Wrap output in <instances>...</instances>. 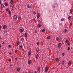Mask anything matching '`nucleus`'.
I'll return each mask as SVG.
<instances>
[{
  "instance_id": "1",
  "label": "nucleus",
  "mask_w": 73,
  "mask_h": 73,
  "mask_svg": "<svg viewBox=\"0 0 73 73\" xmlns=\"http://www.w3.org/2000/svg\"><path fill=\"white\" fill-rule=\"evenodd\" d=\"M48 69H49V68H48V66H46L45 68V70L46 73H47V72H48Z\"/></svg>"
},
{
  "instance_id": "2",
  "label": "nucleus",
  "mask_w": 73,
  "mask_h": 73,
  "mask_svg": "<svg viewBox=\"0 0 73 73\" xmlns=\"http://www.w3.org/2000/svg\"><path fill=\"white\" fill-rule=\"evenodd\" d=\"M7 28V26L6 25H4L3 27V29H6Z\"/></svg>"
},
{
  "instance_id": "3",
  "label": "nucleus",
  "mask_w": 73,
  "mask_h": 73,
  "mask_svg": "<svg viewBox=\"0 0 73 73\" xmlns=\"http://www.w3.org/2000/svg\"><path fill=\"white\" fill-rule=\"evenodd\" d=\"M31 52H32L31 50H30L28 52V55L29 56H30L32 54V53H31Z\"/></svg>"
},
{
  "instance_id": "4",
  "label": "nucleus",
  "mask_w": 73,
  "mask_h": 73,
  "mask_svg": "<svg viewBox=\"0 0 73 73\" xmlns=\"http://www.w3.org/2000/svg\"><path fill=\"white\" fill-rule=\"evenodd\" d=\"M57 4L55 3L53 6L52 7L54 8H56V7H57Z\"/></svg>"
},
{
  "instance_id": "5",
  "label": "nucleus",
  "mask_w": 73,
  "mask_h": 73,
  "mask_svg": "<svg viewBox=\"0 0 73 73\" xmlns=\"http://www.w3.org/2000/svg\"><path fill=\"white\" fill-rule=\"evenodd\" d=\"M27 7L28 8H29V9L30 8L31 9H32V6H29V5L27 6Z\"/></svg>"
},
{
  "instance_id": "6",
  "label": "nucleus",
  "mask_w": 73,
  "mask_h": 73,
  "mask_svg": "<svg viewBox=\"0 0 73 73\" xmlns=\"http://www.w3.org/2000/svg\"><path fill=\"white\" fill-rule=\"evenodd\" d=\"M24 30L23 29H21L20 30V33H23L24 32Z\"/></svg>"
},
{
  "instance_id": "7",
  "label": "nucleus",
  "mask_w": 73,
  "mask_h": 73,
  "mask_svg": "<svg viewBox=\"0 0 73 73\" xmlns=\"http://www.w3.org/2000/svg\"><path fill=\"white\" fill-rule=\"evenodd\" d=\"M38 56H39V55L37 54L36 55V60H37L38 58Z\"/></svg>"
},
{
  "instance_id": "8",
  "label": "nucleus",
  "mask_w": 73,
  "mask_h": 73,
  "mask_svg": "<svg viewBox=\"0 0 73 73\" xmlns=\"http://www.w3.org/2000/svg\"><path fill=\"white\" fill-rule=\"evenodd\" d=\"M1 8H4V4H1Z\"/></svg>"
},
{
  "instance_id": "9",
  "label": "nucleus",
  "mask_w": 73,
  "mask_h": 73,
  "mask_svg": "<svg viewBox=\"0 0 73 73\" xmlns=\"http://www.w3.org/2000/svg\"><path fill=\"white\" fill-rule=\"evenodd\" d=\"M17 15H14V19H17Z\"/></svg>"
},
{
  "instance_id": "10",
  "label": "nucleus",
  "mask_w": 73,
  "mask_h": 73,
  "mask_svg": "<svg viewBox=\"0 0 73 73\" xmlns=\"http://www.w3.org/2000/svg\"><path fill=\"white\" fill-rule=\"evenodd\" d=\"M61 45H62L61 43H59L58 45V48H60V46H61Z\"/></svg>"
},
{
  "instance_id": "11",
  "label": "nucleus",
  "mask_w": 73,
  "mask_h": 73,
  "mask_svg": "<svg viewBox=\"0 0 73 73\" xmlns=\"http://www.w3.org/2000/svg\"><path fill=\"white\" fill-rule=\"evenodd\" d=\"M36 17L37 19H39V17H40V15H39V14H38V13L36 15Z\"/></svg>"
},
{
  "instance_id": "12",
  "label": "nucleus",
  "mask_w": 73,
  "mask_h": 73,
  "mask_svg": "<svg viewBox=\"0 0 73 73\" xmlns=\"http://www.w3.org/2000/svg\"><path fill=\"white\" fill-rule=\"evenodd\" d=\"M37 27L38 28H40V27H41V25L40 24H38L37 25Z\"/></svg>"
},
{
  "instance_id": "13",
  "label": "nucleus",
  "mask_w": 73,
  "mask_h": 73,
  "mask_svg": "<svg viewBox=\"0 0 73 73\" xmlns=\"http://www.w3.org/2000/svg\"><path fill=\"white\" fill-rule=\"evenodd\" d=\"M11 7V8H14V5L13 4H12V5H10Z\"/></svg>"
},
{
  "instance_id": "14",
  "label": "nucleus",
  "mask_w": 73,
  "mask_h": 73,
  "mask_svg": "<svg viewBox=\"0 0 73 73\" xmlns=\"http://www.w3.org/2000/svg\"><path fill=\"white\" fill-rule=\"evenodd\" d=\"M40 66H39L37 69V71H40Z\"/></svg>"
},
{
  "instance_id": "15",
  "label": "nucleus",
  "mask_w": 73,
  "mask_h": 73,
  "mask_svg": "<svg viewBox=\"0 0 73 73\" xmlns=\"http://www.w3.org/2000/svg\"><path fill=\"white\" fill-rule=\"evenodd\" d=\"M28 64L29 65L30 64H31V60H29L28 62Z\"/></svg>"
},
{
  "instance_id": "16",
  "label": "nucleus",
  "mask_w": 73,
  "mask_h": 73,
  "mask_svg": "<svg viewBox=\"0 0 73 73\" xmlns=\"http://www.w3.org/2000/svg\"><path fill=\"white\" fill-rule=\"evenodd\" d=\"M25 37H28V34L27 33H26L25 34Z\"/></svg>"
},
{
  "instance_id": "17",
  "label": "nucleus",
  "mask_w": 73,
  "mask_h": 73,
  "mask_svg": "<svg viewBox=\"0 0 73 73\" xmlns=\"http://www.w3.org/2000/svg\"><path fill=\"white\" fill-rule=\"evenodd\" d=\"M71 62L70 61H69L68 63V65L69 66V65H71Z\"/></svg>"
},
{
  "instance_id": "18",
  "label": "nucleus",
  "mask_w": 73,
  "mask_h": 73,
  "mask_svg": "<svg viewBox=\"0 0 73 73\" xmlns=\"http://www.w3.org/2000/svg\"><path fill=\"white\" fill-rule=\"evenodd\" d=\"M56 41H59V40H60V38H58V37H57L56 38Z\"/></svg>"
},
{
  "instance_id": "19",
  "label": "nucleus",
  "mask_w": 73,
  "mask_h": 73,
  "mask_svg": "<svg viewBox=\"0 0 73 73\" xmlns=\"http://www.w3.org/2000/svg\"><path fill=\"white\" fill-rule=\"evenodd\" d=\"M56 61L57 62H58L59 61V59H58V58H56Z\"/></svg>"
},
{
  "instance_id": "20",
  "label": "nucleus",
  "mask_w": 73,
  "mask_h": 73,
  "mask_svg": "<svg viewBox=\"0 0 73 73\" xmlns=\"http://www.w3.org/2000/svg\"><path fill=\"white\" fill-rule=\"evenodd\" d=\"M6 12H8L9 11V8H7L6 9Z\"/></svg>"
},
{
  "instance_id": "21",
  "label": "nucleus",
  "mask_w": 73,
  "mask_h": 73,
  "mask_svg": "<svg viewBox=\"0 0 73 73\" xmlns=\"http://www.w3.org/2000/svg\"><path fill=\"white\" fill-rule=\"evenodd\" d=\"M13 2V0H11L10 1V4H12V3Z\"/></svg>"
},
{
  "instance_id": "22",
  "label": "nucleus",
  "mask_w": 73,
  "mask_h": 73,
  "mask_svg": "<svg viewBox=\"0 0 73 73\" xmlns=\"http://www.w3.org/2000/svg\"><path fill=\"white\" fill-rule=\"evenodd\" d=\"M8 13L9 14H11V11L9 10V11H8Z\"/></svg>"
},
{
  "instance_id": "23",
  "label": "nucleus",
  "mask_w": 73,
  "mask_h": 73,
  "mask_svg": "<svg viewBox=\"0 0 73 73\" xmlns=\"http://www.w3.org/2000/svg\"><path fill=\"white\" fill-rule=\"evenodd\" d=\"M4 32L5 33H7L8 32V31H7V30H4Z\"/></svg>"
},
{
  "instance_id": "24",
  "label": "nucleus",
  "mask_w": 73,
  "mask_h": 73,
  "mask_svg": "<svg viewBox=\"0 0 73 73\" xmlns=\"http://www.w3.org/2000/svg\"><path fill=\"white\" fill-rule=\"evenodd\" d=\"M71 16H69L68 17V19L69 20H70V19H71Z\"/></svg>"
},
{
  "instance_id": "25",
  "label": "nucleus",
  "mask_w": 73,
  "mask_h": 73,
  "mask_svg": "<svg viewBox=\"0 0 73 73\" xmlns=\"http://www.w3.org/2000/svg\"><path fill=\"white\" fill-rule=\"evenodd\" d=\"M62 65H64V64H65V61H62Z\"/></svg>"
},
{
  "instance_id": "26",
  "label": "nucleus",
  "mask_w": 73,
  "mask_h": 73,
  "mask_svg": "<svg viewBox=\"0 0 73 73\" xmlns=\"http://www.w3.org/2000/svg\"><path fill=\"white\" fill-rule=\"evenodd\" d=\"M45 30L44 29H42L41 31V32H45Z\"/></svg>"
},
{
  "instance_id": "27",
  "label": "nucleus",
  "mask_w": 73,
  "mask_h": 73,
  "mask_svg": "<svg viewBox=\"0 0 73 73\" xmlns=\"http://www.w3.org/2000/svg\"><path fill=\"white\" fill-rule=\"evenodd\" d=\"M5 6H8V3H5Z\"/></svg>"
},
{
  "instance_id": "28",
  "label": "nucleus",
  "mask_w": 73,
  "mask_h": 73,
  "mask_svg": "<svg viewBox=\"0 0 73 73\" xmlns=\"http://www.w3.org/2000/svg\"><path fill=\"white\" fill-rule=\"evenodd\" d=\"M17 72H19V71H20V69L19 68H17Z\"/></svg>"
},
{
  "instance_id": "29",
  "label": "nucleus",
  "mask_w": 73,
  "mask_h": 73,
  "mask_svg": "<svg viewBox=\"0 0 73 73\" xmlns=\"http://www.w3.org/2000/svg\"><path fill=\"white\" fill-rule=\"evenodd\" d=\"M64 20H65V19H64V18L62 19L61 20V21H64Z\"/></svg>"
},
{
  "instance_id": "30",
  "label": "nucleus",
  "mask_w": 73,
  "mask_h": 73,
  "mask_svg": "<svg viewBox=\"0 0 73 73\" xmlns=\"http://www.w3.org/2000/svg\"><path fill=\"white\" fill-rule=\"evenodd\" d=\"M18 19H19V20H21V17H20L19 16L18 17Z\"/></svg>"
},
{
  "instance_id": "31",
  "label": "nucleus",
  "mask_w": 73,
  "mask_h": 73,
  "mask_svg": "<svg viewBox=\"0 0 73 73\" xmlns=\"http://www.w3.org/2000/svg\"><path fill=\"white\" fill-rule=\"evenodd\" d=\"M47 39H50V37L49 36H48L47 37Z\"/></svg>"
},
{
  "instance_id": "32",
  "label": "nucleus",
  "mask_w": 73,
  "mask_h": 73,
  "mask_svg": "<svg viewBox=\"0 0 73 73\" xmlns=\"http://www.w3.org/2000/svg\"><path fill=\"white\" fill-rule=\"evenodd\" d=\"M17 46L18 45H19V41H17Z\"/></svg>"
},
{
  "instance_id": "33",
  "label": "nucleus",
  "mask_w": 73,
  "mask_h": 73,
  "mask_svg": "<svg viewBox=\"0 0 73 73\" xmlns=\"http://www.w3.org/2000/svg\"><path fill=\"white\" fill-rule=\"evenodd\" d=\"M20 48H23V45L20 46H19Z\"/></svg>"
},
{
  "instance_id": "34",
  "label": "nucleus",
  "mask_w": 73,
  "mask_h": 73,
  "mask_svg": "<svg viewBox=\"0 0 73 73\" xmlns=\"http://www.w3.org/2000/svg\"><path fill=\"white\" fill-rule=\"evenodd\" d=\"M67 49L68 50H70V47H68Z\"/></svg>"
},
{
  "instance_id": "35",
  "label": "nucleus",
  "mask_w": 73,
  "mask_h": 73,
  "mask_svg": "<svg viewBox=\"0 0 73 73\" xmlns=\"http://www.w3.org/2000/svg\"><path fill=\"white\" fill-rule=\"evenodd\" d=\"M72 11H73V10H72V9H71V10H70V13H72Z\"/></svg>"
},
{
  "instance_id": "36",
  "label": "nucleus",
  "mask_w": 73,
  "mask_h": 73,
  "mask_svg": "<svg viewBox=\"0 0 73 73\" xmlns=\"http://www.w3.org/2000/svg\"><path fill=\"white\" fill-rule=\"evenodd\" d=\"M9 62H11V59H9Z\"/></svg>"
},
{
  "instance_id": "37",
  "label": "nucleus",
  "mask_w": 73,
  "mask_h": 73,
  "mask_svg": "<svg viewBox=\"0 0 73 73\" xmlns=\"http://www.w3.org/2000/svg\"><path fill=\"white\" fill-rule=\"evenodd\" d=\"M2 28V27L1 25H0V29H1V28Z\"/></svg>"
},
{
  "instance_id": "38",
  "label": "nucleus",
  "mask_w": 73,
  "mask_h": 73,
  "mask_svg": "<svg viewBox=\"0 0 73 73\" xmlns=\"http://www.w3.org/2000/svg\"><path fill=\"white\" fill-rule=\"evenodd\" d=\"M67 31V30H66V29H65L64 30V32H66Z\"/></svg>"
},
{
  "instance_id": "39",
  "label": "nucleus",
  "mask_w": 73,
  "mask_h": 73,
  "mask_svg": "<svg viewBox=\"0 0 73 73\" xmlns=\"http://www.w3.org/2000/svg\"><path fill=\"white\" fill-rule=\"evenodd\" d=\"M70 45V42H69L68 43V46H69Z\"/></svg>"
},
{
  "instance_id": "40",
  "label": "nucleus",
  "mask_w": 73,
  "mask_h": 73,
  "mask_svg": "<svg viewBox=\"0 0 73 73\" xmlns=\"http://www.w3.org/2000/svg\"><path fill=\"white\" fill-rule=\"evenodd\" d=\"M39 44H40L39 42H37V45H39Z\"/></svg>"
},
{
  "instance_id": "41",
  "label": "nucleus",
  "mask_w": 73,
  "mask_h": 73,
  "mask_svg": "<svg viewBox=\"0 0 73 73\" xmlns=\"http://www.w3.org/2000/svg\"><path fill=\"white\" fill-rule=\"evenodd\" d=\"M39 50V49H38L37 51H36L37 53H38Z\"/></svg>"
},
{
  "instance_id": "42",
  "label": "nucleus",
  "mask_w": 73,
  "mask_h": 73,
  "mask_svg": "<svg viewBox=\"0 0 73 73\" xmlns=\"http://www.w3.org/2000/svg\"><path fill=\"white\" fill-rule=\"evenodd\" d=\"M62 56H64L65 55V53H62Z\"/></svg>"
},
{
  "instance_id": "43",
  "label": "nucleus",
  "mask_w": 73,
  "mask_h": 73,
  "mask_svg": "<svg viewBox=\"0 0 73 73\" xmlns=\"http://www.w3.org/2000/svg\"><path fill=\"white\" fill-rule=\"evenodd\" d=\"M15 60H16V61H17V58H15Z\"/></svg>"
},
{
  "instance_id": "44",
  "label": "nucleus",
  "mask_w": 73,
  "mask_h": 73,
  "mask_svg": "<svg viewBox=\"0 0 73 73\" xmlns=\"http://www.w3.org/2000/svg\"><path fill=\"white\" fill-rule=\"evenodd\" d=\"M68 40H67L65 42V43H67V42H68Z\"/></svg>"
},
{
  "instance_id": "45",
  "label": "nucleus",
  "mask_w": 73,
  "mask_h": 73,
  "mask_svg": "<svg viewBox=\"0 0 73 73\" xmlns=\"http://www.w3.org/2000/svg\"><path fill=\"white\" fill-rule=\"evenodd\" d=\"M1 0H0V5H1Z\"/></svg>"
},
{
  "instance_id": "46",
  "label": "nucleus",
  "mask_w": 73,
  "mask_h": 73,
  "mask_svg": "<svg viewBox=\"0 0 73 73\" xmlns=\"http://www.w3.org/2000/svg\"><path fill=\"white\" fill-rule=\"evenodd\" d=\"M8 47H9V48H11V45H9Z\"/></svg>"
},
{
  "instance_id": "47",
  "label": "nucleus",
  "mask_w": 73,
  "mask_h": 73,
  "mask_svg": "<svg viewBox=\"0 0 73 73\" xmlns=\"http://www.w3.org/2000/svg\"><path fill=\"white\" fill-rule=\"evenodd\" d=\"M22 38V40H24V38Z\"/></svg>"
},
{
  "instance_id": "48",
  "label": "nucleus",
  "mask_w": 73,
  "mask_h": 73,
  "mask_svg": "<svg viewBox=\"0 0 73 73\" xmlns=\"http://www.w3.org/2000/svg\"><path fill=\"white\" fill-rule=\"evenodd\" d=\"M31 73V72L30 71H28V73Z\"/></svg>"
},
{
  "instance_id": "49",
  "label": "nucleus",
  "mask_w": 73,
  "mask_h": 73,
  "mask_svg": "<svg viewBox=\"0 0 73 73\" xmlns=\"http://www.w3.org/2000/svg\"><path fill=\"white\" fill-rule=\"evenodd\" d=\"M17 50H16L15 51V53H16V52H17Z\"/></svg>"
},
{
  "instance_id": "50",
  "label": "nucleus",
  "mask_w": 73,
  "mask_h": 73,
  "mask_svg": "<svg viewBox=\"0 0 73 73\" xmlns=\"http://www.w3.org/2000/svg\"><path fill=\"white\" fill-rule=\"evenodd\" d=\"M36 12H35L34 13V15H36Z\"/></svg>"
},
{
  "instance_id": "51",
  "label": "nucleus",
  "mask_w": 73,
  "mask_h": 73,
  "mask_svg": "<svg viewBox=\"0 0 73 73\" xmlns=\"http://www.w3.org/2000/svg\"><path fill=\"white\" fill-rule=\"evenodd\" d=\"M5 43L4 42H3V43H2V44H4Z\"/></svg>"
},
{
  "instance_id": "52",
  "label": "nucleus",
  "mask_w": 73,
  "mask_h": 73,
  "mask_svg": "<svg viewBox=\"0 0 73 73\" xmlns=\"http://www.w3.org/2000/svg\"><path fill=\"white\" fill-rule=\"evenodd\" d=\"M35 73H37V72L36 71H35Z\"/></svg>"
},
{
  "instance_id": "53",
  "label": "nucleus",
  "mask_w": 73,
  "mask_h": 73,
  "mask_svg": "<svg viewBox=\"0 0 73 73\" xmlns=\"http://www.w3.org/2000/svg\"><path fill=\"white\" fill-rule=\"evenodd\" d=\"M70 25H72V23H70Z\"/></svg>"
},
{
  "instance_id": "54",
  "label": "nucleus",
  "mask_w": 73,
  "mask_h": 73,
  "mask_svg": "<svg viewBox=\"0 0 73 73\" xmlns=\"http://www.w3.org/2000/svg\"><path fill=\"white\" fill-rule=\"evenodd\" d=\"M9 54H11V52L9 53Z\"/></svg>"
},
{
  "instance_id": "55",
  "label": "nucleus",
  "mask_w": 73,
  "mask_h": 73,
  "mask_svg": "<svg viewBox=\"0 0 73 73\" xmlns=\"http://www.w3.org/2000/svg\"><path fill=\"white\" fill-rule=\"evenodd\" d=\"M20 37H21V38L22 37V36H21H21H20Z\"/></svg>"
},
{
  "instance_id": "56",
  "label": "nucleus",
  "mask_w": 73,
  "mask_h": 73,
  "mask_svg": "<svg viewBox=\"0 0 73 73\" xmlns=\"http://www.w3.org/2000/svg\"><path fill=\"white\" fill-rule=\"evenodd\" d=\"M12 66V65L10 64V66Z\"/></svg>"
},
{
  "instance_id": "57",
  "label": "nucleus",
  "mask_w": 73,
  "mask_h": 73,
  "mask_svg": "<svg viewBox=\"0 0 73 73\" xmlns=\"http://www.w3.org/2000/svg\"><path fill=\"white\" fill-rule=\"evenodd\" d=\"M1 47V45L0 44V48Z\"/></svg>"
},
{
  "instance_id": "58",
  "label": "nucleus",
  "mask_w": 73,
  "mask_h": 73,
  "mask_svg": "<svg viewBox=\"0 0 73 73\" xmlns=\"http://www.w3.org/2000/svg\"><path fill=\"white\" fill-rule=\"evenodd\" d=\"M0 39H1V36H0Z\"/></svg>"
},
{
  "instance_id": "59",
  "label": "nucleus",
  "mask_w": 73,
  "mask_h": 73,
  "mask_svg": "<svg viewBox=\"0 0 73 73\" xmlns=\"http://www.w3.org/2000/svg\"><path fill=\"white\" fill-rule=\"evenodd\" d=\"M4 0V1H6V0Z\"/></svg>"
},
{
  "instance_id": "60",
  "label": "nucleus",
  "mask_w": 73,
  "mask_h": 73,
  "mask_svg": "<svg viewBox=\"0 0 73 73\" xmlns=\"http://www.w3.org/2000/svg\"><path fill=\"white\" fill-rule=\"evenodd\" d=\"M59 37H60V36H59Z\"/></svg>"
}]
</instances>
